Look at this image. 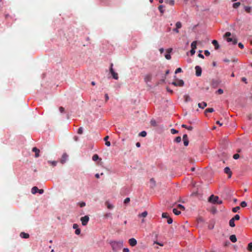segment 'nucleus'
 <instances>
[{
  "label": "nucleus",
  "instance_id": "1",
  "mask_svg": "<svg viewBox=\"0 0 252 252\" xmlns=\"http://www.w3.org/2000/svg\"><path fill=\"white\" fill-rule=\"evenodd\" d=\"M110 245L114 252H118L123 246V241H112Z\"/></svg>",
  "mask_w": 252,
  "mask_h": 252
},
{
  "label": "nucleus",
  "instance_id": "2",
  "mask_svg": "<svg viewBox=\"0 0 252 252\" xmlns=\"http://www.w3.org/2000/svg\"><path fill=\"white\" fill-rule=\"evenodd\" d=\"M209 201L214 204H221L222 203V200H219L218 196H215L214 195H211L209 197Z\"/></svg>",
  "mask_w": 252,
  "mask_h": 252
},
{
  "label": "nucleus",
  "instance_id": "3",
  "mask_svg": "<svg viewBox=\"0 0 252 252\" xmlns=\"http://www.w3.org/2000/svg\"><path fill=\"white\" fill-rule=\"evenodd\" d=\"M113 64L112 63H111L110 64V72L112 74V77L114 79H115V80H118L119 78L118 74L114 71V70L113 68Z\"/></svg>",
  "mask_w": 252,
  "mask_h": 252
},
{
  "label": "nucleus",
  "instance_id": "4",
  "mask_svg": "<svg viewBox=\"0 0 252 252\" xmlns=\"http://www.w3.org/2000/svg\"><path fill=\"white\" fill-rule=\"evenodd\" d=\"M172 84L175 86L182 87L184 85V82L183 80H177L173 82Z\"/></svg>",
  "mask_w": 252,
  "mask_h": 252
},
{
  "label": "nucleus",
  "instance_id": "5",
  "mask_svg": "<svg viewBox=\"0 0 252 252\" xmlns=\"http://www.w3.org/2000/svg\"><path fill=\"white\" fill-rule=\"evenodd\" d=\"M89 220V217L88 216H85L81 218V221L83 225H87Z\"/></svg>",
  "mask_w": 252,
  "mask_h": 252
},
{
  "label": "nucleus",
  "instance_id": "6",
  "mask_svg": "<svg viewBox=\"0 0 252 252\" xmlns=\"http://www.w3.org/2000/svg\"><path fill=\"white\" fill-rule=\"evenodd\" d=\"M195 75L198 77L200 76L201 75V73H202V69H201V67L197 65L195 66Z\"/></svg>",
  "mask_w": 252,
  "mask_h": 252
},
{
  "label": "nucleus",
  "instance_id": "7",
  "mask_svg": "<svg viewBox=\"0 0 252 252\" xmlns=\"http://www.w3.org/2000/svg\"><path fill=\"white\" fill-rule=\"evenodd\" d=\"M152 75L150 73L147 74L145 75V76L144 77V81L146 83L151 82L152 80Z\"/></svg>",
  "mask_w": 252,
  "mask_h": 252
},
{
  "label": "nucleus",
  "instance_id": "8",
  "mask_svg": "<svg viewBox=\"0 0 252 252\" xmlns=\"http://www.w3.org/2000/svg\"><path fill=\"white\" fill-rule=\"evenodd\" d=\"M183 140L184 144L185 146H187L189 145V140L187 134H184L183 136Z\"/></svg>",
  "mask_w": 252,
  "mask_h": 252
},
{
  "label": "nucleus",
  "instance_id": "9",
  "mask_svg": "<svg viewBox=\"0 0 252 252\" xmlns=\"http://www.w3.org/2000/svg\"><path fill=\"white\" fill-rule=\"evenodd\" d=\"M67 158H68V155L66 153H64L63 155L62 158L61 159V162L62 164L66 162V161L67 159Z\"/></svg>",
  "mask_w": 252,
  "mask_h": 252
},
{
  "label": "nucleus",
  "instance_id": "10",
  "mask_svg": "<svg viewBox=\"0 0 252 252\" xmlns=\"http://www.w3.org/2000/svg\"><path fill=\"white\" fill-rule=\"evenodd\" d=\"M128 242L129 245L132 247H134L137 244V241L134 238H131L129 239Z\"/></svg>",
  "mask_w": 252,
  "mask_h": 252
},
{
  "label": "nucleus",
  "instance_id": "11",
  "mask_svg": "<svg viewBox=\"0 0 252 252\" xmlns=\"http://www.w3.org/2000/svg\"><path fill=\"white\" fill-rule=\"evenodd\" d=\"M224 172L225 174L228 175V178H230L232 175V172L228 167H226L224 169Z\"/></svg>",
  "mask_w": 252,
  "mask_h": 252
},
{
  "label": "nucleus",
  "instance_id": "12",
  "mask_svg": "<svg viewBox=\"0 0 252 252\" xmlns=\"http://www.w3.org/2000/svg\"><path fill=\"white\" fill-rule=\"evenodd\" d=\"M220 83V82L219 80L213 79L212 81L211 85L214 88H216L218 87Z\"/></svg>",
  "mask_w": 252,
  "mask_h": 252
},
{
  "label": "nucleus",
  "instance_id": "13",
  "mask_svg": "<svg viewBox=\"0 0 252 252\" xmlns=\"http://www.w3.org/2000/svg\"><path fill=\"white\" fill-rule=\"evenodd\" d=\"M172 51V48H169L167 50V54H166L165 55V57L166 59L170 60L171 59V56L170 55V53Z\"/></svg>",
  "mask_w": 252,
  "mask_h": 252
},
{
  "label": "nucleus",
  "instance_id": "14",
  "mask_svg": "<svg viewBox=\"0 0 252 252\" xmlns=\"http://www.w3.org/2000/svg\"><path fill=\"white\" fill-rule=\"evenodd\" d=\"M32 151L34 152H35V158H38L39 156V152H40V151L38 149H37V148L36 147H33L32 148Z\"/></svg>",
  "mask_w": 252,
  "mask_h": 252
},
{
  "label": "nucleus",
  "instance_id": "15",
  "mask_svg": "<svg viewBox=\"0 0 252 252\" xmlns=\"http://www.w3.org/2000/svg\"><path fill=\"white\" fill-rule=\"evenodd\" d=\"M226 40H227V42H232L233 44H236L237 42V40L235 38L228 37V38H227Z\"/></svg>",
  "mask_w": 252,
  "mask_h": 252
},
{
  "label": "nucleus",
  "instance_id": "16",
  "mask_svg": "<svg viewBox=\"0 0 252 252\" xmlns=\"http://www.w3.org/2000/svg\"><path fill=\"white\" fill-rule=\"evenodd\" d=\"M20 236L21 237H22L23 238H26V239L30 237V235L29 234L26 233L24 232H21L20 234Z\"/></svg>",
  "mask_w": 252,
  "mask_h": 252
},
{
  "label": "nucleus",
  "instance_id": "17",
  "mask_svg": "<svg viewBox=\"0 0 252 252\" xmlns=\"http://www.w3.org/2000/svg\"><path fill=\"white\" fill-rule=\"evenodd\" d=\"M212 44L214 45L215 48L216 50H217L219 48V44L218 41L216 40H214L212 41Z\"/></svg>",
  "mask_w": 252,
  "mask_h": 252
},
{
  "label": "nucleus",
  "instance_id": "18",
  "mask_svg": "<svg viewBox=\"0 0 252 252\" xmlns=\"http://www.w3.org/2000/svg\"><path fill=\"white\" fill-rule=\"evenodd\" d=\"M207 103L205 102H202L198 104V107L202 109H204L205 107L207 106Z\"/></svg>",
  "mask_w": 252,
  "mask_h": 252
},
{
  "label": "nucleus",
  "instance_id": "19",
  "mask_svg": "<svg viewBox=\"0 0 252 252\" xmlns=\"http://www.w3.org/2000/svg\"><path fill=\"white\" fill-rule=\"evenodd\" d=\"M230 241L233 243H235L237 241V238L235 235H231L229 238Z\"/></svg>",
  "mask_w": 252,
  "mask_h": 252
},
{
  "label": "nucleus",
  "instance_id": "20",
  "mask_svg": "<svg viewBox=\"0 0 252 252\" xmlns=\"http://www.w3.org/2000/svg\"><path fill=\"white\" fill-rule=\"evenodd\" d=\"M107 208L109 209H112L114 208V206L111 204L108 201H106L105 203Z\"/></svg>",
  "mask_w": 252,
  "mask_h": 252
},
{
  "label": "nucleus",
  "instance_id": "21",
  "mask_svg": "<svg viewBox=\"0 0 252 252\" xmlns=\"http://www.w3.org/2000/svg\"><path fill=\"white\" fill-rule=\"evenodd\" d=\"M38 189L37 187H33L32 189V194H35L36 193V192H38Z\"/></svg>",
  "mask_w": 252,
  "mask_h": 252
},
{
  "label": "nucleus",
  "instance_id": "22",
  "mask_svg": "<svg viewBox=\"0 0 252 252\" xmlns=\"http://www.w3.org/2000/svg\"><path fill=\"white\" fill-rule=\"evenodd\" d=\"M182 127H184V128H186V129H188L189 130H191L193 129L192 126H187V125H186L185 124H183L182 125Z\"/></svg>",
  "mask_w": 252,
  "mask_h": 252
},
{
  "label": "nucleus",
  "instance_id": "23",
  "mask_svg": "<svg viewBox=\"0 0 252 252\" xmlns=\"http://www.w3.org/2000/svg\"><path fill=\"white\" fill-rule=\"evenodd\" d=\"M234 220L231 219L230 220H229V225L232 227H233L235 226V224L234 223Z\"/></svg>",
  "mask_w": 252,
  "mask_h": 252
},
{
  "label": "nucleus",
  "instance_id": "24",
  "mask_svg": "<svg viewBox=\"0 0 252 252\" xmlns=\"http://www.w3.org/2000/svg\"><path fill=\"white\" fill-rule=\"evenodd\" d=\"M197 41H194L191 44V49H195L196 48Z\"/></svg>",
  "mask_w": 252,
  "mask_h": 252
},
{
  "label": "nucleus",
  "instance_id": "25",
  "mask_svg": "<svg viewBox=\"0 0 252 252\" xmlns=\"http://www.w3.org/2000/svg\"><path fill=\"white\" fill-rule=\"evenodd\" d=\"M214 110L213 108H207L205 110V113L206 114L207 113H212L213 112H214Z\"/></svg>",
  "mask_w": 252,
  "mask_h": 252
},
{
  "label": "nucleus",
  "instance_id": "26",
  "mask_svg": "<svg viewBox=\"0 0 252 252\" xmlns=\"http://www.w3.org/2000/svg\"><path fill=\"white\" fill-rule=\"evenodd\" d=\"M173 212L176 215H179L181 214V212L178 211L177 209L174 208L173 209Z\"/></svg>",
  "mask_w": 252,
  "mask_h": 252
},
{
  "label": "nucleus",
  "instance_id": "27",
  "mask_svg": "<svg viewBox=\"0 0 252 252\" xmlns=\"http://www.w3.org/2000/svg\"><path fill=\"white\" fill-rule=\"evenodd\" d=\"M148 215V213L147 211H144L143 213H142L141 214H139L138 216L139 217H141L143 218H145Z\"/></svg>",
  "mask_w": 252,
  "mask_h": 252
},
{
  "label": "nucleus",
  "instance_id": "28",
  "mask_svg": "<svg viewBox=\"0 0 252 252\" xmlns=\"http://www.w3.org/2000/svg\"><path fill=\"white\" fill-rule=\"evenodd\" d=\"M245 10L248 13H251L252 11V8L250 6H245Z\"/></svg>",
  "mask_w": 252,
  "mask_h": 252
},
{
  "label": "nucleus",
  "instance_id": "29",
  "mask_svg": "<svg viewBox=\"0 0 252 252\" xmlns=\"http://www.w3.org/2000/svg\"><path fill=\"white\" fill-rule=\"evenodd\" d=\"M182 23L181 22H177L176 23V28H178V29H180L182 28Z\"/></svg>",
  "mask_w": 252,
  "mask_h": 252
},
{
  "label": "nucleus",
  "instance_id": "30",
  "mask_svg": "<svg viewBox=\"0 0 252 252\" xmlns=\"http://www.w3.org/2000/svg\"><path fill=\"white\" fill-rule=\"evenodd\" d=\"M184 97L186 102H188L190 100V98L189 95H185Z\"/></svg>",
  "mask_w": 252,
  "mask_h": 252
},
{
  "label": "nucleus",
  "instance_id": "31",
  "mask_svg": "<svg viewBox=\"0 0 252 252\" xmlns=\"http://www.w3.org/2000/svg\"><path fill=\"white\" fill-rule=\"evenodd\" d=\"M99 159V157H98V156L97 155V154H94L93 157H92V159L94 160V161H96L97 160H98Z\"/></svg>",
  "mask_w": 252,
  "mask_h": 252
},
{
  "label": "nucleus",
  "instance_id": "32",
  "mask_svg": "<svg viewBox=\"0 0 252 252\" xmlns=\"http://www.w3.org/2000/svg\"><path fill=\"white\" fill-rule=\"evenodd\" d=\"M240 5V2H235L233 4V7L234 8H237Z\"/></svg>",
  "mask_w": 252,
  "mask_h": 252
},
{
  "label": "nucleus",
  "instance_id": "33",
  "mask_svg": "<svg viewBox=\"0 0 252 252\" xmlns=\"http://www.w3.org/2000/svg\"><path fill=\"white\" fill-rule=\"evenodd\" d=\"M103 217L105 219H107L108 218L111 217V214L110 213H106V214H104Z\"/></svg>",
  "mask_w": 252,
  "mask_h": 252
},
{
  "label": "nucleus",
  "instance_id": "34",
  "mask_svg": "<svg viewBox=\"0 0 252 252\" xmlns=\"http://www.w3.org/2000/svg\"><path fill=\"white\" fill-rule=\"evenodd\" d=\"M163 6L162 5H160L158 7V10H159V11L160 12V13L161 14H163L164 13V10H163Z\"/></svg>",
  "mask_w": 252,
  "mask_h": 252
},
{
  "label": "nucleus",
  "instance_id": "35",
  "mask_svg": "<svg viewBox=\"0 0 252 252\" xmlns=\"http://www.w3.org/2000/svg\"><path fill=\"white\" fill-rule=\"evenodd\" d=\"M248 250L252 252V242L250 243L248 246Z\"/></svg>",
  "mask_w": 252,
  "mask_h": 252
},
{
  "label": "nucleus",
  "instance_id": "36",
  "mask_svg": "<svg viewBox=\"0 0 252 252\" xmlns=\"http://www.w3.org/2000/svg\"><path fill=\"white\" fill-rule=\"evenodd\" d=\"M240 208L239 206H237L232 209V211L234 213L237 212L239 210H240Z\"/></svg>",
  "mask_w": 252,
  "mask_h": 252
},
{
  "label": "nucleus",
  "instance_id": "37",
  "mask_svg": "<svg viewBox=\"0 0 252 252\" xmlns=\"http://www.w3.org/2000/svg\"><path fill=\"white\" fill-rule=\"evenodd\" d=\"M147 135V132L145 131H143L139 133V135L142 137H145Z\"/></svg>",
  "mask_w": 252,
  "mask_h": 252
},
{
  "label": "nucleus",
  "instance_id": "38",
  "mask_svg": "<svg viewBox=\"0 0 252 252\" xmlns=\"http://www.w3.org/2000/svg\"><path fill=\"white\" fill-rule=\"evenodd\" d=\"M151 124L152 126H157V122L155 120H152L151 121Z\"/></svg>",
  "mask_w": 252,
  "mask_h": 252
},
{
  "label": "nucleus",
  "instance_id": "39",
  "mask_svg": "<svg viewBox=\"0 0 252 252\" xmlns=\"http://www.w3.org/2000/svg\"><path fill=\"white\" fill-rule=\"evenodd\" d=\"M169 215L167 213H163L162 214V217L163 218H166L167 219L169 217Z\"/></svg>",
  "mask_w": 252,
  "mask_h": 252
},
{
  "label": "nucleus",
  "instance_id": "40",
  "mask_svg": "<svg viewBox=\"0 0 252 252\" xmlns=\"http://www.w3.org/2000/svg\"><path fill=\"white\" fill-rule=\"evenodd\" d=\"M234 221L238 220L240 219V216L239 215H236L233 218H232Z\"/></svg>",
  "mask_w": 252,
  "mask_h": 252
},
{
  "label": "nucleus",
  "instance_id": "41",
  "mask_svg": "<svg viewBox=\"0 0 252 252\" xmlns=\"http://www.w3.org/2000/svg\"><path fill=\"white\" fill-rule=\"evenodd\" d=\"M175 141L177 143H180L181 141V137L178 136L175 139Z\"/></svg>",
  "mask_w": 252,
  "mask_h": 252
},
{
  "label": "nucleus",
  "instance_id": "42",
  "mask_svg": "<svg viewBox=\"0 0 252 252\" xmlns=\"http://www.w3.org/2000/svg\"><path fill=\"white\" fill-rule=\"evenodd\" d=\"M177 207L178 209L182 210H184L185 209V207L181 204H178L177 206Z\"/></svg>",
  "mask_w": 252,
  "mask_h": 252
},
{
  "label": "nucleus",
  "instance_id": "43",
  "mask_svg": "<svg viewBox=\"0 0 252 252\" xmlns=\"http://www.w3.org/2000/svg\"><path fill=\"white\" fill-rule=\"evenodd\" d=\"M241 206L242 207H245L247 206V204L246 203V202L245 201H242L241 203V204H240Z\"/></svg>",
  "mask_w": 252,
  "mask_h": 252
},
{
  "label": "nucleus",
  "instance_id": "44",
  "mask_svg": "<svg viewBox=\"0 0 252 252\" xmlns=\"http://www.w3.org/2000/svg\"><path fill=\"white\" fill-rule=\"evenodd\" d=\"M48 162L50 163L53 166H56L57 163V162L56 161H48Z\"/></svg>",
  "mask_w": 252,
  "mask_h": 252
},
{
  "label": "nucleus",
  "instance_id": "45",
  "mask_svg": "<svg viewBox=\"0 0 252 252\" xmlns=\"http://www.w3.org/2000/svg\"><path fill=\"white\" fill-rule=\"evenodd\" d=\"M178 132V131L175 129L172 128L171 129V133L173 134H176Z\"/></svg>",
  "mask_w": 252,
  "mask_h": 252
},
{
  "label": "nucleus",
  "instance_id": "46",
  "mask_svg": "<svg viewBox=\"0 0 252 252\" xmlns=\"http://www.w3.org/2000/svg\"><path fill=\"white\" fill-rule=\"evenodd\" d=\"M172 222H173V220H172V218H171L170 217H169L167 218V223L168 224H171L172 223Z\"/></svg>",
  "mask_w": 252,
  "mask_h": 252
},
{
  "label": "nucleus",
  "instance_id": "47",
  "mask_svg": "<svg viewBox=\"0 0 252 252\" xmlns=\"http://www.w3.org/2000/svg\"><path fill=\"white\" fill-rule=\"evenodd\" d=\"M77 133L79 134H81L83 133V128L82 127L79 128Z\"/></svg>",
  "mask_w": 252,
  "mask_h": 252
},
{
  "label": "nucleus",
  "instance_id": "48",
  "mask_svg": "<svg viewBox=\"0 0 252 252\" xmlns=\"http://www.w3.org/2000/svg\"><path fill=\"white\" fill-rule=\"evenodd\" d=\"M182 71V68H180V67H179V68L176 69V70H175V73L176 74H177L178 73L181 72Z\"/></svg>",
  "mask_w": 252,
  "mask_h": 252
},
{
  "label": "nucleus",
  "instance_id": "49",
  "mask_svg": "<svg viewBox=\"0 0 252 252\" xmlns=\"http://www.w3.org/2000/svg\"><path fill=\"white\" fill-rule=\"evenodd\" d=\"M231 33H230V32H226L225 33V34H224V36L225 37H227V38H228V37H229V36L231 35Z\"/></svg>",
  "mask_w": 252,
  "mask_h": 252
},
{
  "label": "nucleus",
  "instance_id": "50",
  "mask_svg": "<svg viewBox=\"0 0 252 252\" xmlns=\"http://www.w3.org/2000/svg\"><path fill=\"white\" fill-rule=\"evenodd\" d=\"M129 201H130V198L129 197H127L124 200V203L127 204V203H129Z\"/></svg>",
  "mask_w": 252,
  "mask_h": 252
},
{
  "label": "nucleus",
  "instance_id": "51",
  "mask_svg": "<svg viewBox=\"0 0 252 252\" xmlns=\"http://www.w3.org/2000/svg\"><path fill=\"white\" fill-rule=\"evenodd\" d=\"M219 94H221L223 93V91L221 89H219L217 92Z\"/></svg>",
  "mask_w": 252,
  "mask_h": 252
},
{
  "label": "nucleus",
  "instance_id": "52",
  "mask_svg": "<svg viewBox=\"0 0 252 252\" xmlns=\"http://www.w3.org/2000/svg\"><path fill=\"white\" fill-rule=\"evenodd\" d=\"M240 156L239 154H236L235 155H233V158L235 159H238L239 158Z\"/></svg>",
  "mask_w": 252,
  "mask_h": 252
},
{
  "label": "nucleus",
  "instance_id": "53",
  "mask_svg": "<svg viewBox=\"0 0 252 252\" xmlns=\"http://www.w3.org/2000/svg\"><path fill=\"white\" fill-rule=\"evenodd\" d=\"M80 232H81L80 229H79V228H78V229H76V230H75V233L76 234H77V235H79V234H80Z\"/></svg>",
  "mask_w": 252,
  "mask_h": 252
},
{
  "label": "nucleus",
  "instance_id": "54",
  "mask_svg": "<svg viewBox=\"0 0 252 252\" xmlns=\"http://www.w3.org/2000/svg\"><path fill=\"white\" fill-rule=\"evenodd\" d=\"M204 54L206 56H209L210 55V52L208 50H205L204 51Z\"/></svg>",
  "mask_w": 252,
  "mask_h": 252
},
{
  "label": "nucleus",
  "instance_id": "55",
  "mask_svg": "<svg viewBox=\"0 0 252 252\" xmlns=\"http://www.w3.org/2000/svg\"><path fill=\"white\" fill-rule=\"evenodd\" d=\"M168 3L171 5H173L174 4V1L173 0H170L168 2Z\"/></svg>",
  "mask_w": 252,
  "mask_h": 252
},
{
  "label": "nucleus",
  "instance_id": "56",
  "mask_svg": "<svg viewBox=\"0 0 252 252\" xmlns=\"http://www.w3.org/2000/svg\"><path fill=\"white\" fill-rule=\"evenodd\" d=\"M59 110L61 113H63L64 111V108L63 107H60Z\"/></svg>",
  "mask_w": 252,
  "mask_h": 252
},
{
  "label": "nucleus",
  "instance_id": "57",
  "mask_svg": "<svg viewBox=\"0 0 252 252\" xmlns=\"http://www.w3.org/2000/svg\"><path fill=\"white\" fill-rule=\"evenodd\" d=\"M79 205L81 207H83L85 206L86 203L84 202H82L79 203Z\"/></svg>",
  "mask_w": 252,
  "mask_h": 252
},
{
  "label": "nucleus",
  "instance_id": "58",
  "mask_svg": "<svg viewBox=\"0 0 252 252\" xmlns=\"http://www.w3.org/2000/svg\"><path fill=\"white\" fill-rule=\"evenodd\" d=\"M190 54H191V55H194L195 54V49H191L190 51Z\"/></svg>",
  "mask_w": 252,
  "mask_h": 252
},
{
  "label": "nucleus",
  "instance_id": "59",
  "mask_svg": "<svg viewBox=\"0 0 252 252\" xmlns=\"http://www.w3.org/2000/svg\"><path fill=\"white\" fill-rule=\"evenodd\" d=\"M105 101L107 102L109 99V96L107 94H105Z\"/></svg>",
  "mask_w": 252,
  "mask_h": 252
},
{
  "label": "nucleus",
  "instance_id": "60",
  "mask_svg": "<svg viewBox=\"0 0 252 252\" xmlns=\"http://www.w3.org/2000/svg\"><path fill=\"white\" fill-rule=\"evenodd\" d=\"M238 46L241 49H243L244 48V45L242 43H239L238 44Z\"/></svg>",
  "mask_w": 252,
  "mask_h": 252
},
{
  "label": "nucleus",
  "instance_id": "61",
  "mask_svg": "<svg viewBox=\"0 0 252 252\" xmlns=\"http://www.w3.org/2000/svg\"><path fill=\"white\" fill-rule=\"evenodd\" d=\"M178 29H179L176 28L173 29V31L175 32L176 33H179V31Z\"/></svg>",
  "mask_w": 252,
  "mask_h": 252
},
{
  "label": "nucleus",
  "instance_id": "62",
  "mask_svg": "<svg viewBox=\"0 0 252 252\" xmlns=\"http://www.w3.org/2000/svg\"><path fill=\"white\" fill-rule=\"evenodd\" d=\"M105 145L109 147V146H110L111 144H110V142L109 141H105Z\"/></svg>",
  "mask_w": 252,
  "mask_h": 252
},
{
  "label": "nucleus",
  "instance_id": "63",
  "mask_svg": "<svg viewBox=\"0 0 252 252\" xmlns=\"http://www.w3.org/2000/svg\"><path fill=\"white\" fill-rule=\"evenodd\" d=\"M43 192H44L43 189H38V192L39 193L42 194L43 193Z\"/></svg>",
  "mask_w": 252,
  "mask_h": 252
},
{
  "label": "nucleus",
  "instance_id": "64",
  "mask_svg": "<svg viewBox=\"0 0 252 252\" xmlns=\"http://www.w3.org/2000/svg\"><path fill=\"white\" fill-rule=\"evenodd\" d=\"M123 252H129V249L128 248H124L123 249Z\"/></svg>",
  "mask_w": 252,
  "mask_h": 252
}]
</instances>
